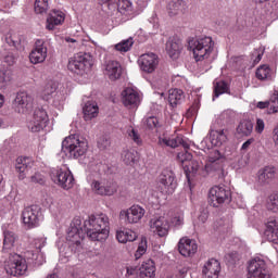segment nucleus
<instances>
[{"instance_id": "obj_12", "label": "nucleus", "mask_w": 278, "mask_h": 278, "mask_svg": "<svg viewBox=\"0 0 278 278\" xmlns=\"http://www.w3.org/2000/svg\"><path fill=\"white\" fill-rule=\"evenodd\" d=\"M157 144L163 149H166V147L168 149H177V147H184V149H190L192 141L184 139V137L181 136L162 135L159 137Z\"/></svg>"}, {"instance_id": "obj_52", "label": "nucleus", "mask_w": 278, "mask_h": 278, "mask_svg": "<svg viewBox=\"0 0 278 278\" xmlns=\"http://www.w3.org/2000/svg\"><path fill=\"white\" fill-rule=\"evenodd\" d=\"M64 101H66V96H64V93L58 91L54 96H53V105L54 108H62V105H64Z\"/></svg>"}, {"instance_id": "obj_42", "label": "nucleus", "mask_w": 278, "mask_h": 278, "mask_svg": "<svg viewBox=\"0 0 278 278\" xmlns=\"http://www.w3.org/2000/svg\"><path fill=\"white\" fill-rule=\"evenodd\" d=\"M271 75H273V71L270 70V67H268V65H261L256 70V77L261 81H264V79H270Z\"/></svg>"}, {"instance_id": "obj_18", "label": "nucleus", "mask_w": 278, "mask_h": 278, "mask_svg": "<svg viewBox=\"0 0 278 278\" xmlns=\"http://www.w3.org/2000/svg\"><path fill=\"white\" fill-rule=\"evenodd\" d=\"M150 229L152 233L159 236V238H166L168 231H170V223L166 217L153 218L150 220Z\"/></svg>"}, {"instance_id": "obj_56", "label": "nucleus", "mask_w": 278, "mask_h": 278, "mask_svg": "<svg viewBox=\"0 0 278 278\" xmlns=\"http://www.w3.org/2000/svg\"><path fill=\"white\" fill-rule=\"evenodd\" d=\"M30 181L31 184H39L40 186H42L46 181V178L42 174L37 172L33 176H30Z\"/></svg>"}, {"instance_id": "obj_39", "label": "nucleus", "mask_w": 278, "mask_h": 278, "mask_svg": "<svg viewBox=\"0 0 278 278\" xmlns=\"http://www.w3.org/2000/svg\"><path fill=\"white\" fill-rule=\"evenodd\" d=\"M152 88H156L157 90H162V88H166L168 86V77L166 75L160 76V74H156L152 78Z\"/></svg>"}, {"instance_id": "obj_55", "label": "nucleus", "mask_w": 278, "mask_h": 278, "mask_svg": "<svg viewBox=\"0 0 278 278\" xmlns=\"http://www.w3.org/2000/svg\"><path fill=\"white\" fill-rule=\"evenodd\" d=\"M159 123L160 122L157 121V117H155V116H150L144 119V125L148 127V129H155V127H157Z\"/></svg>"}, {"instance_id": "obj_51", "label": "nucleus", "mask_w": 278, "mask_h": 278, "mask_svg": "<svg viewBox=\"0 0 278 278\" xmlns=\"http://www.w3.org/2000/svg\"><path fill=\"white\" fill-rule=\"evenodd\" d=\"M147 238H142L135 253L136 260H140L141 255H144V253H147Z\"/></svg>"}, {"instance_id": "obj_35", "label": "nucleus", "mask_w": 278, "mask_h": 278, "mask_svg": "<svg viewBox=\"0 0 278 278\" xmlns=\"http://www.w3.org/2000/svg\"><path fill=\"white\" fill-rule=\"evenodd\" d=\"M237 134L242 138L251 136L253 134V122L242 119L237 127Z\"/></svg>"}, {"instance_id": "obj_2", "label": "nucleus", "mask_w": 278, "mask_h": 278, "mask_svg": "<svg viewBox=\"0 0 278 278\" xmlns=\"http://www.w3.org/2000/svg\"><path fill=\"white\" fill-rule=\"evenodd\" d=\"M188 50L192 51L195 62H203L212 55L214 51V40L212 37H193L188 41Z\"/></svg>"}, {"instance_id": "obj_1", "label": "nucleus", "mask_w": 278, "mask_h": 278, "mask_svg": "<svg viewBox=\"0 0 278 278\" xmlns=\"http://www.w3.org/2000/svg\"><path fill=\"white\" fill-rule=\"evenodd\" d=\"M84 231L93 242H103L110 236V217L105 214L90 215L84 222Z\"/></svg>"}, {"instance_id": "obj_6", "label": "nucleus", "mask_w": 278, "mask_h": 278, "mask_svg": "<svg viewBox=\"0 0 278 278\" xmlns=\"http://www.w3.org/2000/svg\"><path fill=\"white\" fill-rule=\"evenodd\" d=\"M144 214H147L144 207L135 204L119 212V220L124 222V225H138L144 218Z\"/></svg>"}, {"instance_id": "obj_22", "label": "nucleus", "mask_w": 278, "mask_h": 278, "mask_svg": "<svg viewBox=\"0 0 278 278\" xmlns=\"http://www.w3.org/2000/svg\"><path fill=\"white\" fill-rule=\"evenodd\" d=\"M34 164L35 163L31 157H17L15 168L17 173H20L18 178L24 179L26 175L34 168Z\"/></svg>"}, {"instance_id": "obj_62", "label": "nucleus", "mask_w": 278, "mask_h": 278, "mask_svg": "<svg viewBox=\"0 0 278 278\" xmlns=\"http://www.w3.org/2000/svg\"><path fill=\"white\" fill-rule=\"evenodd\" d=\"M111 142L108 138L103 137L98 141L99 149L105 150L110 147Z\"/></svg>"}, {"instance_id": "obj_41", "label": "nucleus", "mask_w": 278, "mask_h": 278, "mask_svg": "<svg viewBox=\"0 0 278 278\" xmlns=\"http://www.w3.org/2000/svg\"><path fill=\"white\" fill-rule=\"evenodd\" d=\"M55 90H58V86L52 81L48 83L41 91V99H43V101H49L51 97H53Z\"/></svg>"}, {"instance_id": "obj_29", "label": "nucleus", "mask_w": 278, "mask_h": 278, "mask_svg": "<svg viewBox=\"0 0 278 278\" xmlns=\"http://www.w3.org/2000/svg\"><path fill=\"white\" fill-rule=\"evenodd\" d=\"M155 277V263L153 260H148L142 263L139 268V278H154Z\"/></svg>"}, {"instance_id": "obj_37", "label": "nucleus", "mask_w": 278, "mask_h": 278, "mask_svg": "<svg viewBox=\"0 0 278 278\" xmlns=\"http://www.w3.org/2000/svg\"><path fill=\"white\" fill-rule=\"evenodd\" d=\"M3 238V249L7 251L13 249L16 243V233L12 230H4Z\"/></svg>"}, {"instance_id": "obj_28", "label": "nucleus", "mask_w": 278, "mask_h": 278, "mask_svg": "<svg viewBox=\"0 0 278 278\" xmlns=\"http://www.w3.org/2000/svg\"><path fill=\"white\" fill-rule=\"evenodd\" d=\"M181 49H184V45L179 40L170 39L166 42V51L172 60L179 58Z\"/></svg>"}, {"instance_id": "obj_32", "label": "nucleus", "mask_w": 278, "mask_h": 278, "mask_svg": "<svg viewBox=\"0 0 278 278\" xmlns=\"http://www.w3.org/2000/svg\"><path fill=\"white\" fill-rule=\"evenodd\" d=\"M265 236L270 242L278 240V219H270L267 222Z\"/></svg>"}, {"instance_id": "obj_26", "label": "nucleus", "mask_w": 278, "mask_h": 278, "mask_svg": "<svg viewBox=\"0 0 278 278\" xmlns=\"http://www.w3.org/2000/svg\"><path fill=\"white\" fill-rule=\"evenodd\" d=\"M66 18V15L62 11L54 10L49 14L47 18V29L53 30L55 26L62 25Z\"/></svg>"}, {"instance_id": "obj_44", "label": "nucleus", "mask_w": 278, "mask_h": 278, "mask_svg": "<svg viewBox=\"0 0 278 278\" xmlns=\"http://www.w3.org/2000/svg\"><path fill=\"white\" fill-rule=\"evenodd\" d=\"M12 79V72L7 68H0V88L8 86Z\"/></svg>"}, {"instance_id": "obj_21", "label": "nucleus", "mask_w": 278, "mask_h": 278, "mask_svg": "<svg viewBox=\"0 0 278 278\" xmlns=\"http://www.w3.org/2000/svg\"><path fill=\"white\" fill-rule=\"evenodd\" d=\"M199 250L197 241L189 238H181L178 242V251L184 257H192Z\"/></svg>"}, {"instance_id": "obj_31", "label": "nucleus", "mask_w": 278, "mask_h": 278, "mask_svg": "<svg viewBox=\"0 0 278 278\" xmlns=\"http://www.w3.org/2000/svg\"><path fill=\"white\" fill-rule=\"evenodd\" d=\"M138 235L134 230L124 229L116 231V240L121 242V244H127V242H134L137 240Z\"/></svg>"}, {"instance_id": "obj_10", "label": "nucleus", "mask_w": 278, "mask_h": 278, "mask_svg": "<svg viewBox=\"0 0 278 278\" xmlns=\"http://www.w3.org/2000/svg\"><path fill=\"white\" fill-rule=\"evenodd\" d=\"M248 278H270L264 258L254 257L249 262Z\"/></svg>"}, {"instance_id": "obj_38", "label": "nucleus", "mask_w": 278, "mask_h": 278, "mask_svg": "<svg viewBox=\"0 0 278 278\" xmlns=\"http://www.w3.org/2000/svg\"><path fill=\"white\" fill-rule=\"evenodd\" d=\"M227 92H229V85H227V83L223 80L215 83L213 101H216V99H218L220 94H225Z\"/></svg>"}, {"instance_id": "obj_36", "label": "nucleus", "mask_w": 278, "mask_h": 278, "mask_svg": "<svg viewBox=\"0 0 278 278\" xmlns=\"http://www.w3.org/2000/svg\"><path fill=\"white\" fill-rule=\"evenodd\" d=\"M211 142L215 147H222V144H225V142H227V134H225V130H213L211 132Z\"/></svg>"}, {"instance_id": "obj_57", "label": "nucleus", "mask_w": 278, "mask_h": 278, "mask_svg": "<svg viewBox=\"0 0 278 278\" xmlns=\"http://www.w3.org/2000/svg\"><path fill=\"white\" fill-rule=\"evenodd\" d=\"M47 244V237H38L34 240V245L36 249H38V251H40V249H42V247H45Z\"/></svg>"}, {"instance_id": "obj_50", "label": "nucleus", "mask_w": 278, "mask_h": 278, "mask_svg": "<svg viewBox=\"0 0 278 278\" xmlns=\"http://www.w3.org/2000/svg\"><path fill=\"white\" fill-rule=\"evenodd\" d=\"M220 160H225V154L220 153L218 150L211 151L208 155L210 164H216V162H220Z\"/></svg>"}, {"instance_id": "obj_45", "label": "nucleus", "mask_w": 278, "mask_h": 278, "mask_svg": "<svg viewBox=\"0 0 278 278\" xmlns=\"http://www.w3.org/2000/svg\"><path fill=\"white\" fill-rule=\"evenodd\" d=\"M268 102H269V112L271 114H277L278 112V90L277 89H274V92L270 96Z\"/></svg>"}, {"instance_id": "obj_11", "label": "nucleus", "mask_w": 278, "mask_h": 278, "mask_svg": "<svg viewBox=\"0 0 278 278\" xmlns=\"http://www.w3.org/2000/svg\"><path fill=\"white\" fill-rule=\"evenodd\" d=\"M49 55V48L43 39H37L34 48L29 53L30 64H43Z\"/></svg>"}, {"instance_id": "obj_15", "label": "nucleus", "mask_w": 278, "mask_h": 278, "mask_svg": "<svg viewBox=\"0 0 278 278\" xmlns=\"http://www.w3.org/2000/svg\"><path fill=\"white\" fill-rule=\"evenodd\" d=\"M49 124V115L45 109H36L33 115V121L28 123V129L34 134L42 131Z\"/></svg>"}, {"instance_id": "obj_46", "label": "nucleus", "mask_w": 278, "mask_h": 278, "mask_svg": "<svg viewBox=\"0 0 278 278\" xmlns=\"http://www.w3.org/2000/svg\"><path fill=\"white\" fill-rule=\"evenodd\" d=\"M49 10V0H36L35 12L36 14H45Z\"/></svg>"}, {"instance_id": "obj_54", "label": "nucleus", "mask_w": 278, "mask_h": 278, "mask_svg": "<svg viewBox=\"0 0 278 278\" xmlns=\"http://www.w3.org/2000/svg\"><path fill=\"white\" fill-rule=\"evenodd\" d=\"M247 166H249L248 156L239 159L238 162L233 164V168H236V170H241V168H247Z\"/></svg>"}, {"instance_id": "obj_23", "label": "nucleus", "mask_w": 278, "mask_h": 278, "mask_svg": "<svg viewBox=\"0 0 278 278\" xmlns=\"http://www.w3.org/2000/svg\"><path fill=\"white\" fill-rule=\"evenodd\" d=\"M186 10H188V3L184 0H172L167 4V14L172 17L186 14Z\"/></svg>"}, {"instance_id": "obj_19", "label": "nucleus", "mask_w": 278, "mask_h": 278, "mask_svg": "<svg viewBox=\"0 0 278 278\" xmlns=\"http://www.w3.org/2000/svg\"><path fill=\"white\" fill-rule=\"evenodd\" d=\"M122 103L125 108H138L140 105V93L128 87L122 91Z\"/></svg>"}, {"instance_id": "obj_58", "label": "nucleus", "mask_w": 278, "mask_h": 278, "mask_svg": "<svg viewBox=\"0 0 278 278\" xmlns=\"http://www.w3.org/2000/svg\"><path fill=\"white\" fill-rule=\"evenodd\" d=\"M3 61L9 66H12V64H14L16 62V56H14V53L8 52L7 54L3 55Z\"/></svg>"}, {"instance_id": "obj_47", "label": "nucleus", "mask_w": 278, "mask_h": 278, "mask_svg": "<svg viewBox=\"0 0 278 278\" xmlns=\"http://www.w3.org/2000/svg\"><path fill=\"white\" fill-rule=\"evenodd\" d=\"M267 210L269 212H278V193H271L267 200Z\"/></svg>"}, {"instance_id": "obj_27", "label": "nucleus", "mask_w": 278, "mask_h": 278, "mask_svg": "<svg viewBox=\"0 0 278 278\" xmlns=\"http://www.w3.org/2000/svg\"><path fill=\"white\" fill-rule=\"evenodd\" d=\"M112 8L114 9L116 16H121V14H130V12H134V3H131V0H117V5L114 3Z\"/></svg>"}, {"instance_id": "obj_4", "label": "nucleus", "mask_w": 278, "mask_h": 278, "mask_svg": "<svg viewBox=\"0 0 278 278\" xmlns=\"http://www.w3.org/2000/svg\"><path fill=\"white\" fill-rule=\"evenodd\" d=\"M4 270L12 277H21L27 273V261L20 254H10L4 261Z\"/></svg>"}, {"instance_id": "obj_53", "label": "nucleus", "mask_w": 278, "mask_h": 278, "mask_svg": "<svg viewBox=\"0 0 278 278\" xmlns=\"http://www.w3.org/2000/svg\"><path fill=\"white\" fill-rule=\"evenodd\" d=\"M123 160L127 165L136 164V153L131 151H125L123 154Z\"/></svg>"}, {"instance_id": "obj_13", "label": "nucleus", "mask_w": 278, "mask_h": 278, "mask_svg": "<svg viewBox=\"0 0 278 278\" xmlns=\"http://www.w3.org/2000/svg\"><path fill=\"white\" fill-rule=\"evenodd\" d=\"M159 184L163 194H173V192L177 190V179L175 178V173L170 169L162 172L159 178Z\"/></svg>"}, {"instance_id": "obj_33", "label": "nucleus", "mask_w": 278, "mask_h": 278, "mask_svg": "<svg viewBox=\"0 0 278 278\" xmlns=\"http://www.w3.org/2000/svg\"><path fill=\"white\" fill-rule=\"evenodd\" d=\"M83 240H84V230L79 229L78 227L72 226L70 231L67 232V241L71 242V244H76V247H79Z\"/></svg>"}, {"instance_id": "obj_43", "label": "nucleus", "mask_w": 278, "mask_h": 278, "mask_svg": "<svg viewBox=\"0 0 278 278\" xmlns=\"http://www.w3.org/2000/svg\"><path fill=\"white\" fill-rule=\"evenodd\" d=\"M177 160L180 162V164L184 166V168H187V170H190V166L188 165V162H192V154L188 151L179 152L177 154Z\"/></svg>"}, {"instance_id": "obj_16", "label": "nucleus", "mask_w": 278, "mask_h": 278, "mask_svg": "<svg viewBox=\"0 0 278 278\" xmlns=\"http://www.w3.org/2000/svg\"><path fill=\"white\" fill-rule=\"evenodd\" d=\"M91 190H93L96 194H100V197H112L116 190H118V186L112 180H93Z\"/></svg>"}, {"instance_id": "obj_40", "label": "nucleus", "mask_w": 278, "mask_h": 278, "mask_svg": "<svg viewBox=\"0 0 278 278\" xmlns=\"http://www.w3.org/2000/svg\"><path fill=\"white\" fill-rule=\"evenodd\" d=\"M134 47V38H128L122 40L119 43L114 46L115 51H118L119 53H127V51H131V48Z\"/></svg>"}, {"instance_id": "obj_49", "label": "nucleus", "mask_w": 278, "mask_h": 278, "mask_svg": "<svg viewBox=\"0 0 278 278\" xmlns=\"http://www.w3.org/2000/svg\"><path fill=\"white\" fill-rule=\"evenodd\" d=\"M127 135L128 138H130L132 142H135V144H142V138L140 137V132H138V130H136L134 127H128Z\"/></svg>"}, {"instance_id": "obj_9", "label": "nucleus", "mask_w": 278, "mask_h": 278, "mask_svg": "<svg viewBox=\"0 0 278 278\" xmlns=\"http://www.w3.org/2000/svg\"><path fill=\"white\" fill-rule=\"evenodd\" d=\"M42 218V213L40 212V206L30 205L24 208L22 212V220L27 229H34L40 225Z\"/></svg>"}, {"instance_id": "obj_14", "label": "nucleus", "mask_w": 278, "mask_h": 278, "mask_svg": "<svg viewBox=\"0 0 278 278\" xmlns=\"http://www.w3.org/2000/svg\"><path fill=\"white\" fill-rule=\"evenodd\" d=\"M138 63L143 73H155V70L160 66V56L153 52H147L139 56Z\"/></svg>"}, {"instance_id": "obj_48", "label": "nucleus", "mask_w": 278, "mask_h": 278, "mask_svg": "<svg viewBox=\"0 0 278 278\" xmlns=\"http://www.w3.org/2000/svg\"><path fill=\"white\" fill-rule=\"evenodd\" d=\"M170 225L175 227V229H181V227H184V213L174 214L170 219Z\"/></svg>"}, {"instance_id": "obj_24", "label": "nucleus", "mask_w": 278, "mask_h": 278, "mask_svg": "<svg viewBox=\"0 0 278 278\" xmlns=\"http://www.w3.org/2000/svg\"><path fill=\"white\" fill-rule=\"evenodd\" d=\"M104 75H106L111 81L121 79V75H123V67L121 66V63L117 61H109L105 65Z\"/></svg>"}, {"instance_id": "obj_8", "label": "nucleus", "mask_w": 278, "mask_h": 278, "mask_svg": "<svg viewBox=\"0 0 278 278\" xmlns=\"http://www.w3.org/2000/svg\"><path fill=\"white\" fill-rule=\"evenodd\" d=\"M208 199L213 207H218V205L231 201V190L225 186H214L210 189Z\"/></svg>"}, {"instance_id": "obj_63", "label": "nucleus", "mask_w": 278, "mask_h": 278, "mask_svg": "<svg viewBox=\"0 0 278 278\" xmlns=\"http://www.w3.org/2000/svg\"><path fill=\"white\" fill-rule=\"evenodd\" d=\"M207 218H208V213L207 210H203L199 216H198V220L199 223H201L202 225L207 223Z\"/></svg>"}, {"instance_id": "obj_59", "label": "nucleus", "mask_w": 278, "mask_h": 278, "mask_svg": "<svg viewBox=\"0 0 278 278\" xmlns=\"http://www.w3.org/2000/svg\"><path fill=\"white\" fill-rule=\"evenodd\" d=\"M265 127H266V124L264 123V119L257 118V119H256V125H255V131H256V134H263Z\"/></svg>"}, {"instance_id": "obj_20", "label": "nucleus", "mask_w": 278, "mask_h": 278, "mask_svg": "<svg viewBox=\"0 0 278 278\" xmlns=\"http://www.w3.org/2000/svg\"><path fill=\"white\" fill-rule=\"evenodd\" d=\"M34 103V98L31 94L22 91L18 92L16 98H15V110L18 112V114H25L29 108H31V104Z\"/></svg>"}, {"instance_id": "obj_3", "label": "nucleus", "mask_w": 278, "mask_h": 278, "mask_svg": "<svg viewBox=\"0 0 278 278\" xmlns=\"http://www.w3.org/2000/svg\"><path fill=\"white\" fill-rule=\"evenodd\" d=\"M62 151L72 160H78L83 155H86L88 151V141L79 137V135H70L62 142Z\"/></svg>"}, {"instance_id": "obj_34", "label": "nucleus", "mask_w": 278, "mask_h": 278, "mask_svg": "<svg viewBox=\"0 0 278 278\" xmlns=\"http://www.w3.org/2000/svg\"><path fill=\"white\" fill-rule=\"evenodd\" d=\"M184 99H186V96H184V91L181 89L169 90L168 102L172 108H177V105L184 103Z\"/></svg>"}, {"instance_id": "obj_7", "label": "nucleus", "mask_w": 278, "mask_h": 278, "mask_svg": "<svg viewBox=\"0 0 278 278\" xmlns=\"http://www.w3.org/2000/svg\"><path fill=\"white\" fill-rule=\"evenodd\" d=\"M50 177L52 181L63 188V190H71V188L75 186V178L73 177V173L68 169H52Z\"/></svg>"}, {"instance_id": "obj_5", "label": "nucleus", "mask_w": 278, "mask_h": 278, "mask_svg": "<svg viewBox=\"0 0 278 278\" xmlns=\"http://www.w3.org/2000/svg\"><path fill=\"white\" fill-rule=\"evenodd\" d=\"M67 68L71 73H75V75H88L90 68H92V56L88 54H77L70 59Z\"/></svg>"}, {"instance_id": "obj_61", "label": "nucleus", "mask_w": 278, "mask_h": 278, "mask_svg": "<svg viewBox=\"0 0 278 278\" xmlns=\"http://www.w3.org/2000/svg\"><path fill=\"white\" fill-rule=\"evenodd\" d=\"M149 3V0H137L136 1V12H142V10H144V8H147Z\"/></svg>"}, {"instance_id": "obj_17", "label": "nucleus", "mask_w": 278, "mask_h": 278, "mask_svg": "<svg viewBox=\"0 0 278 278\" xmlns=\"http://www.w3.org/2000/svg\"><path fill=\"white\" fill-rule=\"evenodd\" d=\"M277 177V167L267 165L258 169L256 174V181L258 186H270Z\"/></svg>"}, {"instance_id": "obj_30", "label": "nucleus", "mask_w": 278, "mask_h": 278, "mask_svg": "<svg viewBox=\"0 0 278 278\" xmlns=\"http://www.w3.org/2000/svg\"><path fill=\"white\" fill-rule=\"evenodd\" d=\"M83 114L85 121H92L99 116V105L97 102L88 101L83 108Z\"/></svg>"}, {"instance_id": "obj_25", "label": "nucleus", "mask_w": 278, "mask_h": 278, "mask_svg": "<svg viewBox=\"0 0 278 278\" xmlns=\"http://www.w3.org/2000/svg\"><path fill=\"white\" fill-rule=\"evenodd\" d=\"M205 278H218L220 273V263L216 258L208 260L202 269Z\"/></svg>"}, {"instance_id": "obj_64", "label": "nucleus", "mask_w": 278, "mask_h": 278, "mask_svg": "<svg viewBox=\"0 0 278 278\" xmlns=\"http://www.w3.org/2000/svg\"><path fill=\"white\" fill-rule=\"evenodd\" d=\"M255 142V139L254 138H250L248 139L241 147V151H249L251 149V144H253Z\"/></svg>"}, {"instance_id": "obj_60", "label": "nucleus", "mask_w": 278, "mask_h": 278, "mask_svg": "<svg viewBox=\"0 0 278 278\" xmlns=\"http://www.w3.org/2000/svg\"><path fill=\"white\" fill-rule=\"evenodd\" d=\"M189 169L187 170H191V173H193V175H197V173H199V168H201V164H199L198 161H190L189 162Z\"/></svg>"}]
</instances>
